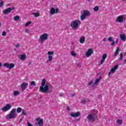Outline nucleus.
Here are the masks:
<instances>
[{
    "mask_svg": "<svg viewBox=\"0 0 126 126\" xmlns=\"http://www.w3.org/2000/svg\"><path fill=\"white\" fill-rule=\"evenodd\" d=\"M98 114V110L96 109H94L91 111V114H89L87 116V119L89 121H95L96 119H98V116H97Z\"/></svg>",
    "mask_w": 126,
    "mask_h": 126,
    "instance_id": "2",
    "label": "nucleus"
},
{
    "mask_svg": "<svg viewBox=\"0 0 126 126\" xmlns=\"http://www.w3.org/2000/svg\"><path fill=\"white\" fill-rule=\"evenodd\" d=\"M105 41H106V38H104L103 39V42H105Z\"/></svg>",
    "mask_w": 126,
    "mask_h": 126,
    "instance_id": "47",
    "label": "nucleus"
},
{
    "mask_svg": "<svg viewBox=\"0 0 126 126\" xmlns=\"http://www.w3.org/2000/svg\"><path fill=\"white\" fill-rule=\"evenodd\" d=\"M50 14L51 15H54V14H56L57 13H59L58 9H55V8H52L50 11Z\"/></svg>",
    "mask_w": 126,
    "mask_h": 126,
    "instance_id": "12",
    "label": "nucleus"
},
{
    "mask_svg": "<svg viewBox=\"0 0 126 126\" xmlns=\"http://www.w3.org/2000/svg\"><path fill=\"white\" fill-rule=\"evenodd\" d=\"M90 0H88V1L89 2H90Z\"/></svg>",
    "mask_w": 126,
    "mask_h": 126,
    "instance_id": "52",
    "label": "nucleus"
},
{
    "mask_svg": "<svg viewBox=\"0 0 126 126\" xmlns=\"http://www.w3.org/2000/svg\"><path fill=\"white\" fill-rule=\"evenodd\" d=\"M107 57H108V55L107 54H104L102 55V59L100 62V64H103V63H105V61L106 59H107Z\"/></svg>",
    "mask_w": 126,
    "mask_h": 126,
    "instance_id": "15",
    "label": "nucleus"
},
{
    "mask_svg": "<svg viewBox=\"0 0 126 126\" xmlns=\"http://www.w3.org/2000/svg\"><path fill=\"white\" fill-rule=\"evenodd\" d=\"M22 115H23V116H27V113L26 112V111H25V110H22Z\"/></svg>",
    "mask_w": 126,
    "mask_h": 126,
    "instance_id": "32",
    "label": "nucleus"
},
{
    "mask_svg": "<svg viewBox=\"0 0 126 126\" xmlns=\"http://www.w3.org/2000/svg\"><path fill=\"white\" fill-rule=\"evenodd\" d=\"M92 54H93V49H89L87 52L86 53V57H87V58H89V57H90Z\"/></svg>",
    "mask_w": 126,
    "mask_h": 126,
    "instance_id": "11",
    "label": "nucleus"
},
{
    "mask_svg": "<svg viewBox=\"0 0 126 126\" xmlns=\"http://www.w3.org/2000/svg\"><path fill=\"white\" fill-rule=\"evenodd\" d=\"M71 55L73 57H76V53L74 51H71Z\"/></svg>",
    "mask_w": 126,
    "mask_h": 126,
    "instance_id": "30",
    "label": "nucleus"
},
{
    "mask_svg": "<svg viewBox=\"0 0 126 126\" xmlns=\"http://www.w3.org/2000/svg\"><path fill=\"white\" fill-rule=\"evenodd\" d=\"M90 15H91V13L90 11L87 10H85L83 11V13L81 14V20H84L86 17L90 16Z\"/></svg>",
    "mask_w": 126,
    "mask_h": 126,
    "instance_id": "5",
    "label": "nucleus"
},
{
    "mask_svg": "<svg viewBox=\"0 0 126 126\" xmlns=\"http://www.w3.org/2000/svg\"><path fill=\"white\" fill-rule=\"evenodd\" d=\"M125 55H126V52L125 53Z\"/></svg>",
    "mask_w": 126,
    "mask_h": 126,
    "instance_id": "54",
    "label": "nucleus"
},
{
    "mask_svg": "<svg viewBox=\"0 0 126 126\" xmlns=\"http://www.w3.org/2000/svg\"><path fill=\"white\" fill-rule=\"evenodd\" d=\"M3 66H5L6 68H9V69H12L15 66V64L13 63H5L3 64Z\"/></svg>",
    "mask_w": 126,
    "mask_h": 126,
    "instance_id": "9",
    "label": "nucleus"
},
{
    "mask_svg": "<svg viewBox=\"0 0 126 126\" xmlns=\"http://www.w3.org/2000/svg\"><path fill=\"white\" fill-rule=\"evenodd\" d=\"M101 80V78H98L96 79L95 80V82L94 83V85H97V84H98V83H99V82H100V80Z\"/></svg>",
    "mask_w": 126,
    "mask_h": 126,
    "instance_id": "26",
    "label": "nucleus"
},
{
    "mask_svg": "<svg viewBox=\"0 0 126 126\" xmlns=\"http://www.w3.org/2000/svg\"><path fill=\"white\" fill-rule=\"evenodd\" d=\"M59 95L60 97H63V96H64V94L63 93H61Z\"/></svg>",
    "mask_w": 126,
    "mask_h": 126,
    "instance_id": "38",
    "label": "nucleus"
},
{
    "mask_svg": "<svg viewBox=\"0 0 126 126\" xmlns=\"http://www.w3.org/2000/svg\"><path fill=\"white\" fill-rule=\"evenodd\" d=\"M87 102H90V100L88 98H87L86 99H84V100L81 101V103L82 104H86V103H87Z\"/></svg>",
    "mask_w": 126,
    "mask_h": 126,
    "instance_id": "24",
    "label": "nucleus"
},
{
    "mask_svg": "<svg viewBox=\"0 0 126 126\" xmlns=\"http://www.w3.org/2000/svg\"><path fill=\"white\" fill-rule=\"evenodd\" d=\"M119 60H120V61H122L123 60V53H121L120 54V57L119 58Z\"/></svg>",
    "mask_w": 126,
    "mask_h": 126,
    "instance_id": "36",
    "label": "nucleus"
},
{
    "mask_svg": "<svg viewBox=\"0 0 126 126\" xmlns=\"http://www.w3.org/2000/svg\"><path fill=\"white\" fill-rule=\"evenodd\" d=\"M126 15H122L117 17L115 20L116 22H119V23H122L124 21H126Z\"/></svg>",
    "mask_w": 126,
    "mask_h": 126,
    "instance_id": "7",
    "label": "nucleus"
},
{
    "mask_svg": "<svg viewBox=\"0 0 126 126\" xmlns=\"http://www.w3.org/2000/svg\"><path fill=\"white\" fill-rule=\"evenodd\" d=\"M3 3H4L3 1H1L0 2V8L3 5Z\"/></svg>",
    "mask_w": 126,
    "mask_h": 126,
    "instance_id": "37",
    "label": "nucleus"
},
{
    "mask_svg": "<svg viewBox=\"0 0 126 126\" xmlns=\"http://www.w3.org/2000/svg\"><path fill=\"white\" fill-rule=\"evenodd\" d=\"M1 66V63H0V67Z\"/></svg>",
    "mask_w": 126,
    "mask_h": 126,
    "instance_id": "51",
    "label": "nucleus"
},
{
    "mask_svg": "<svg viewBox=\"0 0 126 126\" xmlns=\"http://www.w3.org/2000/svg\"><path fill=\"white\" fill-rule=\"evenodd\" d=\"M98 10H99V7L98 6H96L94 8V11H98Z\"/></svg>",
    "mask_w": 126,
    "mask_h": 126,
    "instance_id": "33",
    "label": "nucleus"
},
{
    "mask_svg": "<svg viewBox=\"0 0 126 126\" xmlns=\"http://www.w3.org/2000/svg\"><path fill=\"white\" fill-rule=\"evenodd\" d=\"M14 20H15V21H17L19 20V16H16L14 17Z\"/></svg>",
    "mask_w": 126,
    "mask_h": 126,
    "instance_id": "34",
    "label": "nucleus"
},
{
    "mask_svg": "<svg viewBox=\"0 0 126 126\" xmlns=\"http://www.w3.org/2000/svg\"><path fill=\"white\" fill-rule=\"evenodd\" d=\"M2 35L3 36H5V35H6V32L5 31H3L2 33Z\"/></svg>",
    "mask_w": 126,
    "mask_h": 126,
    "instance_id": "39",
    "label": "nucleus"
},
{
    "mask_svg": "<svg viewBox=\"0 0 126 126\" xmlns=\"http://www.w3.org/2000/svg\"><path fill=\"white\" fill-rule=\"evenodd\" d=\"M26 59V54H22L20 56V60L24 61Z\"/></svg>",
    "mask_w": 126,
    "mask_h": 126,
    "instance_id": "23",
    "label": "nucleus"
},
{
    "mask_svg": "<svg viewBox=\"0 0 126 126\" xmlns=\"http://www.w3.org/2000/svg\"><path fill=\"white\" fill-rule=\"evenodd\" d=\"M67 111H70V109H69V106H67Z\"/></svg>",
    "mask_w": 126,
    "mask_h": 126,
    "instance_id": "45",
    "label": "nucleus"
},
{
    "mask_svg": "<svg viewBox=\"0 0 126 126\" xmlns=\"http://www.w3.org/2000/svg\"><path fill=\"white\" fill-rule=\"evenodd\" d=\"M11 109V105L9 104H6V106L3 107L1 109L2 112L3 113H5V112H7V111H9Z\"/></svg>",
    "mask_w": 126,
    "mask_h": 126,
    "instance_id": "8",
    "label": "nucleus"
},
{
    "mask_svg": "<svg viewBox=\"0 0 126 126\" xmlns=\"http://www.w3.org/2000/svg\"><path fill=\"white\" fill-rule=\"evenodd\" d=\"M36 121L37 122V125H38V126H43V119H41V118L38 117L36 118Z\"/></svg>",
    "mask_w": 126,
    "mask_h": 126,
    "instance_id": "14",
    "label": "nucleus"
},
{
    "mask_svg": "<svg viewBox=\"0 0 126 126\" xmlns=\"http://www.w3.org/2000/svg\"><path fill=\"white\" fill-rule=\"evenodd\" d=\"M80 24H81V21L78 20H76L72 21L71 22L70 26L72 29H75V30H76Z\"/></svg>",
    "mask_w": 126,
    "mask_h": 126,
    "instance_id": "3",
    "label": "nucleus"
},
{
    "mask_svg": "<svg viewBox=\"0 0 126 126\" xmlns=\"http://www.w3.org/2000/svg\"><path fill=\"white\" fill-rule=\"evenodd\" d=\"M21 111H22V109L21 107H18L17 109V113L19 114V113H21Z\"/></svg>",
    "mask_w": 126,
    "mask_h": 126,
    "instance_id": "28",
    "label": "nucleus"
},
{
    "mask_svg": "<svg viewBox=\"0 0 126 126\" xmlns=\"http://www.w3.org/2000/svg\"><path fill=\"white\" fill-rule=\"evenodd\" d=\"M13 94H14V96H17L19 95V94H20V92L18 91H14Z\"/></svg>",
    "mask_w": 126,
    "mask_h": 126,
    "instance_id": "25",
    "label": "nucleus"
},
{
    "mask_svg": "<svg viewBox=\"0 0 126 126\" xmlns=\"http://www.w3.org/2000/svg\"><path fill=\"white\" fill-rule=\"evenodd\" d=\"M119 68V66L118 65H116L113 68H112L111 69V72L112 73H115V72H116V70Z\"/></svg>",
    "mask_w": 126,
    "mask_h": 126,
    "instance_id": "18",
    "label": "nucleus"
},
{
    "mask_svg": "<svg viewBox=\"0 0 126 126\" xmlns=\"http://www.w3.org/2000/svg\"><path fill=\"white\" fill-rule=\"evenodd\" d=\"M111 72H109L108 73V75H109V76H110V75L111 74Z\"/></svg>",
    "mask_w": 126,
    "mask_h": 126,
    "instance_id": "48",
    "label": "nucleus"
},
{
    "mask_svg": "<svg viewBox=\"0 0 126 126\" xmlns=\"http://www.w3.org/2000/svg\"><path fill=\"white\" fill-rule=\"evenodd\" d=\"M120 38L122 41H123V42H126V34L124 33L120 34Z\"/></svg>",
    "mask_w": 126,
    "mask_h": 126,
    "instance_id": "19",
    "label": "nucleus"
},
{
    "mask_svg": "<svg viewBox=\"0 0 126 126\" xmlns=\"http://www.w3.org/2000/svg\"><path fill=\"white\" fill-rule=\"evenodd\" d=\"M85 42V37L84 36H82L80 38V43L81 44H83Z\"/></svg>",
    "mask_w": 126,
    "mask_h": 126,
    "instance_id": "22",
    "label": "nucleus"
},
{
    "mask_svg": "<svg viewBox=\"0 0 126 126\" xmlns=\"http://www.w3.org/2000/svg\"><path fill=\"white\" fill-rule=\"evenodd\" d=\"M27 86H28V83L27 82H24L21 84V88L23 91L27 88Z\"/></svg>",
    "mask_w": 126,
    "mask_h": 126,
    "instance_id": "13",
    "label": "nucleus"
},
{
    "mask_svg": "<svg viewBox=\"0 0 126 126\" xmlns=\"http://www.w3.org/2000/svg\"><path fill=\"white\" fill-rule=\"evenodd\" d=\"M0 26H1V24H0Z\"/></svg>",
    "mask_w": 126,
    "mask_h": 126,
    "instance_id": "53",
    "label": "nucleus"
},
{
    "mask_svg": "<svg viewBox=\"0 0 126 126\" xmlns=\"http://www.w3.org/2000/svg\"><path fill=\"white\" fill-rule=\"evenodd\" d=\"M93 83V81H91L89 83V85H91Z\"/></svg>",
    "mask_w": 126,
    "mask_h": 126,
    "instance_id": "43",
    "label": "nucleus"
},
{
    "mask_svg": "<svg viewBox=\"0 0 126 126\" xmlns=\"http://www.w3.org/2000/svg\"><path fill=\"white\" fill-rule=\"evenodd\" d=\"M119 42V38H116V41L115 42V43H118Z\"/></svg>",
    "mask_w": 126,
    "mask_h": 126,
    "instance_id": "44",
    "label": "nucleus"
},
{
    "mask_svg": "<svg viewBox=\"0 0 126 126\" xmlns=\"http://www.w3.org/2000/svg\"><path fill=\"white\" fill-rule=\"evenodd\" d=\"M11 11V8L9 7L4 10H3V13L4 14H7V13H9Z\"/></svg>",
    "mask_w": 126,
    "mask_h": 126,
    "instance_id": "17",
    "label": "nucleus"
},
{
    "mask_svg": "<svg viewBox=\"0 0 126 126\" xmlns=\"http://www.w3.org/2000/svg\"><path fill=\"white\" fill-rule=\"evenodd\" d=\"M108 41H109V42H112L111 44V46H114V45H115V41L113 40V37H109L108 39Z\"/></svg>",
    "mask_w": 126,
    "mask_h": 126,
    "instance_id": "21",
    "label": "nucleus"
},
{
    "mask_svg": "<svg viewBox=\"0 0 126 126\" xmlns=\"http://www.w3.org/2000/svg\"><path fill=\"white\" fill-rule=\"evenodd\" d=\"M25 33H29L30 31L29 29H26L25 31Z\"/></svg>",
    "mask_w": 126,
    "mask_h": 126,
    "instance_id": "41",
    "label": "nucleus"
},
{
    "mask_svg": "<svg viewBox=\"0 0 126 126\" xmlns=\"http://www.w3.org/2000/svg\"><path fill=\"white\" fill-rule=\"evenodd\" d=\"M32 15H34L35 17H38V16H40V13L33 12Z\"/></svg>",
    "mask_w": 126,
    "mask_h": 126,
    "instance_id": "27",
    "label": "nucleus"
},
{
    "mask_svg": "<svg viewBox=\"0 0 126 126\" xmlns=\"http://www.w3.org/2000/svg\"><path fill=\"white\" fill-rule=\"evenodd\" d=\"M48 34L47 33H43L40 35L38 39L39 42H40V43H44V42L48 40Z\"/></svg>",
    "mask_w": 126,
    "mask_h": 126,
    "instance_id": "6",
    "label": "nucleus"
},
{
    "mask_svg": "<svg viewBox=\"0 0 126 126\" xmlns=\"http://www.w3.org/2000/svg\"><path fill=\"white\" fill-rule=\"evenodd\" d=\"M19 47H20V44H19V43H18L16 45V48H19Z\"/></svg>",
    "mask_w": 126,
    "mask_h": 126,
    "instance_id": "42",
    "label": "nucleus"
},
{
    "mask_svg": "<svg viewBox=\"0 0 126 126\" xmlns=\"http://www.w3.org/2000/svg\"><path fill=\"white\" fill-rule=\"evenodd\" d=\"M124 62H125V63H126V59L124 60Z\"/></svg>",
    "mask_w": 126,
    "mask_h": 126,
    "instance_id": "50",
    "label": "nucleus"
},
{
    "mask_svg": "<svg viewBox=\"0 0 126 126\" xmlns=\"http://www.w3.org/2000/svg\"><path fill=\"white\" fill-rule=\"evenodd\" d=\"M116 122L117 124H119V125H122L123 124V121H122V120L118 119Z\"/></svg>",
    "mask_w": 126,
    "mask_h": 126,
    "instance_id": "31",
    "label": "nucleus"
},
{
    "mask_svg": "<svg viewBox=\"0 0 126 126\" xmlns=\"http://www.w3.org/2000/svg\"><path fill=\"white\" fill-rule=\"evenodd\" d=\"M75 94H72V95H71V96H72V97H73V96H75Z\"/></svg>",
    "mask_w": 126,
    "mask_h": 126,
    "instance_id": "46",
    "label": "nucleus"
},
{
    "mask_svg": "<svg viewBox=\"0 0 126 126\" xmlns=\"http://www.w3.org/2000/svg\"><path fill=\"white\" fill-rule=\"evenodd\" d=\"M30 85H31V86H35V85H36V83H35V81H32L31 82Z\"/></svg>",
    "mask_w": 126,
    "mask_h": 126,
    "instance_id": "29",
    "label": "nucleus"
},
{
    "mask_svg": "<svg viewBox=\"0 0 126 126\" xmlns=\"http://www.w3.org/2000/svg\"><path fill=\"white\" fill-rule=\"evenodd\" d=\"M31 23H32L31 21L28 22L26 24V27H27V26H29V25H30V24H31Z\"/></svg>",
    "mask_w": 126,
    "mask_h": 126,
    "instance_id": "35",
    "label": "nucleus"
},
{
    "mask_svg": "<svg viewBox=\"0 0 126 126\" xmlns=\"http://www.w3.org/2000/svg\"><path fill=\"white\" fill-rule=\"evenodd\" d=\"M46 84V79H43L41 82V86L39 87V91L42 93H47L49 91V85L50 84Z\"/></svg>",
    "mask_w": 126,
    "mask_h": 126,
    "instance_id": "1",
    "label": "nucleus"
},
{
    "mask_svg": "<svg viewBox=\"0 0 126 126\" xmlns=\"http://www.w3.org/2000/svg\"><path fill=\"white\" fill-rule=\"evenodd\" d=\"M16 112V109L14 108L12 109L10 112V113L6 116V119H14V118H16L17 116L16 115V114L15 113Z\"/></svg>",
    "mask_w": 126,
    "mask_h": 126,
    "instance_id": "4",
    "label": "nucleus"
},
{
    "mask_svg": "<svg viewBox=\"0 0 126 126\" xmlns=\"http://www.w3.org/2000/svg\"><path fill=\"white\" fill-rule=\"evenodd\" d=\"M13 9H14V8H13V7L12 8H11V10H13Z\"/></svg>",
    "mask_w": 126,
    "mask_h": 126,
    "instance_id": "49",
    "label": "nucleus"
},
{
    "mask_svg": "<svg viewBox=\"0 0 126 126\" xmlns=\"http://www.w3.org/2000/svg\"><path fill=\"white\" fill-rule=\"evenodd\" d=\"M70 116H71L72 118H77L80 116V112H77L76 113L72 112L70 113Z\"/></svg>",
    "mask_w": 126,
    "mask_h": 126,
    "instance_id": "16",
    "label": "nucleus"
},
{
    "mask_svg": "<svg viewBox=\"0 0 126 126\" xmlns=\"http://www.w3.org/2000/svg\"><path fill=\"white\" fill-rule=\"evenodd\" d=\"M120 51V47H117L115 52L114 57H117L119 54V52Z\"/></svg>",
    "mask_w": 126,
    "mask_h": 126,
    "instance_id": "20",
    "label": "nucleus"
},
{
    "mask_svg": "<svg viewBox=\"0 0 126 126\" xmlns=\"http://www.w3.org/2000/svg\"><path fill=\"white\" fill-rule=\"evenodd\" d=\"M47 55L48 56V59L47 60L48 62H52L53 61V56H54V52L48 51L47 53Z\"/></svg>",
    "mask_w": 126,
    "mask_h": 126,
    "instance_id": "10",
    "label": "nucleus"
},
{
    "mask_svg": "<svg viewBox=\"0 0 126 126\" xmlns=\"http://www.w3.org/2000/svg\"><path fill=\"white\" fill-rule=\"evenodd\" d=\"M27 125H28V126H33V125H32V124L29 122L27 123Z\"/></svg>",
    "mask_w": 126,
    "mask_h": 126,
    "instance_id": "40",
    "label": "nucleus"
}]
</instances>
